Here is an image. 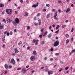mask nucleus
<instances>
[{"label":"nucleus","instance_id":"nucleus-1","mask_svg":"<svg viewBox=\"0 0 75 75\" xmlns=\"http://www.w3.org/2000/svg\"><path fill=\"white\" fill-rule=\"evenodd\" d=\"M59 41L57 40L54 43L53 46H54V47H57V46L59 45Z\"/></svg>","mask_w":75,"mask_h":75},{"label":"nucleus","instance_id":"nucleus-2","mask_svg":"<svg viewBox=\"0 0 75 75\" xmlns=\"http://www.w3.org/2000/svg\"><path fill=\"white\" fill-rule=\"evenodd\" d=\"M57 11H56L54 16V19L55 20H58V18L57 17Z\"/></svg>","mask_w":75,"mask_h":75},{"label":"nucleus","instance_id":"nucleus-3","mask_svg":"<svg viewBox=\"0 0 75 75\" xmlns=\"http://www.w3.org/2000/svg\"><path fill=\"white\" fill-rule=\"evenodd\" d=\"M6 11L8 14H11L12 13V10L11 9H7Z\"/></svg>","mask_w":75,"mask_h":75},{"label":"nucleus","instance_id":"nucleus-4","mask_svg":"<svg viewBox=\"0 0 75 75\" xmlns=\"http://www.w3.org/2000/svg\"><path fill=\"white\" fill-rule=\"evenodd\" d=\"M38 3L37 2L35 4H34L32 6V7L36 8L37 7H38Z\"/></svg>","mask_w":75,"mask_h":75},{"label":"nucleus","instance_id":"nucleus-5","mask_svg":"<svg viewBox=\"0 0 75 75\" xmlns=\"http://www.w3.org/2000/svg\"><path fill=\"white\" fill-rule=\"evenodd\" d=\"M11 62L12 64H13V65H15L16 64V62L15 61L14 59L13 58H12L11 59Z\"/></svg>","mask_w":75,"mask_h":75},{"label":"nucleus","instance_id":"nucleus-6","mask_svg":"<svg viewBox=\"0 0 75 75\" xmlns=\"http://www.w3.org/2000/svg\"><path fill=\"white\" fill-rule=\"evenodd\" d=\"M30 59L31 61H34L35 60V57L33 56H31L30 57Z\"/></svg>","mask_w":75,"mask_h":75},{"label":"nucleus","instance_id":"nucleus-7","mask_svg":"<svg viewBox=\"0 0 75 75\" xmlns=\"http://www.w3.org/2000/svg\"><path fill=\"white\" fill-rule=\"evenodd\" d=\"M15 22L16 24H18L20 22V19L18 18H16L15 20Z\"/></svg>","mask_w":75,"mask_h":75},{"label":"nucleus","instance_id":"nucleus-8","mask_svg":"<svg viewBox=\"0 0 75 75\" xmlns=\"http://www.w3.org/2000/svg\"><path fill=\"white\" fill-rule=\"evenodd\" d=\"M4 24L2 25L1 23H0V30L4 29Z\"/></svg>","mask_w":75,"mask_h":75},{"label":"nucleus","instance_id":"nucleus-9","mask_svg":"<svg viewBox=\"0 0 75 75\" xmlns=\"http://www.w3.org/2000/svg\"><path fill=\"white\" fill-rule=\"evenodd\" d=\"M7 22V23H10L11 22V19H8V18H7V20H6Z\"/></svg>","mask_w":75,"mask_h":75},{"label":"nucleus","instance_id":"nucleus-10","mask_svg":"<svg viewBox=\"0 0 75 75\" xmlns=\"http://www.w3.org/2000/svg\"><path fill=\"white\" fill-rule=\"evenodd\" d=\"M48 75H52V74H53V71H49L48 72Z\"/></svg>","mask_w":75,"mask_h":75},{"label":"nucleus","instance_id":"nucleus-11","mask_svg":"<svg viewBox=\"0 0 75 75\" xmlns=\"http://www.w3.org/2000/svg\"><path fill=\"white\" fill-rule=\"evenodd\" d=\"M4 67L6 68V69H8V65L7 64H5L4 65Z\"/></svg>","mask_w":75,"mask_h":75},{"label":"nucleus","instance_id":"nucleus-12","mask_svg":"<svg viewBox=\"0 0 75 75\" xmlns=\"http://www.w3.org/2000/svg\"><path fill=\"white\" fill-rule=\"evenodd\" d=\"M22 71H24V72H23L24 74H25L26 73V69H25V68H23L22 69Z\"/></svg>","mask_w":75,"mask_h":75},{"label":"nucleus","instance_id":"nucleus-13","mask_svg":"<svg viewBox=\"0 0 75 75\" xmlns=\"http://www.w3.org/2000/svg\"><path fill=\"white\" fill-rule=\"evenodd\" d=\"M70 10H71V9L69 8H68L67 10L66 11V13H67L68 12H69V11H70Z\"/></svg>","mask_w":75,"mask_h":75},{"label":"nucleus","instance_id":"nucleus-14","mask_svg":"<svg viewBox=\"0 0 75 75\" xmlns=\"http://www.w3.org/2000/svg\"><path fill=\"white\" fill-rule=\"evenodd\" d=\"M1 39H2V41H3V40H5V36L4 35L2 36V37Z\"/></svg>","mask_w":75,"mask_h":75},{"label":"nucleus","instance_id":"nucleus-15","mask_svg":"<svg viewBox=\"0 0 75 75\" xmlns=\"http://www.w3.org/2000/svg\"><path fill=\"white\" fill-rule=\"evenodd\" d=\"M4 4H2L1 3L0 4V7H4Z\"/></svg>","mask_w":75,"mask_h":75},{"label":"nucleus","instance_id":"nucleus-16","mask_svg":"<svg viewBox=\"0 0 75 75\" xmlns=\"http://www.w3.org/2000/svg\"><path fill=\"white\" fill-rule=\"evenodd\" d=\"M38 41H39V40L37 39L36 40V42L35 43V45H38Z\"/></svg>","mask_w":75,"mask_h":75},{"label":"nucleus","instance_id":"nucleus-17","mask_svg":"<svg viewBox=\"0 0 75 75\" xmlns=\"http://www.w3.org/2000/svg\"><path fill=\"white\" fill-rule=\"evenodd\" d=\"M38 21H39V25H41V20H38Z\"/></svg>","mask_w":75,"mask_h":75},{"label":"nucleus","instance_id":"nucleus-18","mask_svg":"<svg viewBox=\"0 0 75 75\" xmlns=\"http://www.w3.org/2000/svg\"><path fill=\"white\" fill-rule=\"evenodd\" d=\"M13 25L15 26V27H17V25L16 23L15 22L13 21Z\"/></svg>","mask_w":75,"mask_h":75},{"label":"nucleus","instance_id":"nucleus-19","mask_svg":"<svg viewBox=\"0 0 75 75\" xmlns=\"http://www.w3.org/2000/svg\"><path fill=\"white\" fill-rule=\"evenodd\" d=\"M52 36V34L51 33H50L49 35H48V38H50Z\"/></svg>","mask_w":75,"mask_h":75},{"label":"nucleus","instance_id":"nucleus-20","mask_svg":"<svg viewBox=\"0 0 75 75\" xmlns=\"http://www.w3.org/2000/svg\"><path fill=\"white\" fill-rule=\"evenodd\" d=\"M50 14H48L46 16V18H48L50 17Z\"/></svg>","mask_w":75,"mask_h":75},{"label":"nucleus","instance_id":"nucleus-21","mask_svg":"<svg viewBox=\"0 0 75 75\" xmlns=\"http://www.w3.org/2000/svg\"><path fill=\"white\" fill-rule=\"evenodd\" d=\"M69 42V39H67L66 40V44H68V43Z\"/></svg>","mask_w":75,"mask_h":75},{"label":"nucleus","instance_id":"nucleus-22","mask_svg":"<svg viewBox=\"0 0 75 75\" xmlns=\"http://www.w3.org/2000/svg\"><path fill=\"white\" fill-rule=\"evenodd\" d=\"M2 41L3 42H4V43H6V42H7V40L5 39V40H4Z\"/></svg>","mask_w":75,"mask_h":75},{"label":"nucleus","instance_id":"nucleus-23","mask_svg":"<svg viewBox=\"0 0 75 75\" xmlns=\"http://www.w3.org/2000/svg\"><path fill=\"white\" fill-rule=\"evenodd\" d=\"M65 36H66V37H67V38H69V35L68 34H66L65 35Z\"/></svg>","mask_w":75,"mask_h":75},{"label":"nucleus","instance_id":"nucleus-24","mask_svg":"<svg viewBox=\"0 0 75 75\" xmlns=\"http://www.w3.org/2000/svg\"><path fill=\"white\" fill-rule=\"evenodd\" d=\"M59 27H60V26H59V25H57L56 28V30H57V29H58V28H59Z\"/></svg>","mask_w":75,"mask_h":75},{"label":"nucleus","instance_id":"nucleus-25","mask_svg":"<svg viewBox=\"0 0 75 75\" xmlns=\"http://www.w3.org/2000/svg\"><path fill=\"white\" fill-rule=\"evenodd\" d=\"M41 16V13H39L37 14V17H39V16Z\"/></svg>","mask_w":75,"mask_h":75},{"label":"nucleus","instance_id":"nucleus-26","mask_svg":"<svg viewBox=\"0 0 75 75\" xmlns=\"http://www.w3.org/2000/svg\"><path fill=\"white\" fill-rule=\"evenodd\" d=\"M21 44H22V42L20 41L18 43V45H21Z\"/></svg>","mask_w":75,"mask_h":75},{"label":"nucleus","instance_id":"nucleus-27","mask_svg":"<svg viewBox=\"0 0 75 75\" xmlns=\"http://www.w3.org/2000/svg\"><path fill=\"white\" fill-rule=\"evenodd\" d=\"M59 53H56L55 54V55L56 56H59Z\"/></svg>","mask_w":75,"mask_h":75},{"label":"nucleus","instance_id":"nucleus-28","mask_svg":"<svg viewBox=\"0 0 75 75\" xmlns=\"http://www.w3.org/2000/svg\"><path fill=\"white\" fill-rule=\"evenodd\" d=\"M25 15L26 16H28V13L27 12H26L25 13Z\"/></svg>","mask_w":75,"mask_h":75},{"label":"nucleus","instance_id":"nucleus-29","mask_svg":"<svg viewBox=\"0 0 75 75\" xmlns=\"http://www.w3.org/2000/svg\"><path fill=\"white\" fill-rule=\"evenodd\" d=\"M36 53V51L34 50L33 51V54L34 55H35V53Z\"/></svg>","mask_w":75,"mask_h":75},{"label":"nucleus","instance_id":"nucleus-30","mask_svg":"<svg viewBox=\"0 0 75 75\" xmlns=\"http://www.w3.org/2000/svg\"><path fill=\"white\" fill-rule=\"evenodd\" d=\"M34 25L36 26H37V25H38V23H37L36 22L34 23Z\"/></svg>","mask_w":75,"mask_h":75},{"label":"nucleus","instance_id":"nucleus-31","mask_svg":"<svg viewBox=\"0 0 75 75\" xmlns=\"http://www.w3.org/2000/svg\"><path fill=\"white\" fill-rule=\"evenodd\" d=\"M18 52H19V51L18 50H15V52L16 54H17V53H18Z\"/></svg>","mask_w":75,"mask_h":75},{"label":"nucleus","instance_id":"nucleus-32","mask_svg":"<svg viewBox=\"0 0 75 75\" xmlns=\"http://www.w3.org/2000/svg\"><path fill=\"white\" fill-rule=\"evenodd\" d=\"M66 26H67L66 25H63L62 26V28H64L65 27H66Z\"/></svg>","mask_w":75,"mask_h":75},{"label":"nucleus","instance_id":"nucleus-33","mask_svg":"<svg viewBox=\"0 0 75 75\" xmlns=\"http://www.w3.org/2000/svg\"><path fill=\"white\" fill-rule=\"evenodd\" d=\"M9 34L11 35H13V31H11Z\"/></svg>","mask_w":75,"mask_h":75},{"label":"nucleus","instance_id":"nucleus-34","mask_svg":"<svg viewBox=\"0 0 75 75\" xmlns=\"http://www.w3.org/2000/svg\"><path fill=\"white\" fill-rule=\"evenodd\" d=\"M36 18H37V17H36V16L35 17L33 18L34 20L35 21L36 20H37Z\"/></svg>","mask_w":75,"mask_h":75},{"label":"nucleus","instance_id":"nucleus-35","mask_svg":"<svg viewBox=\"0 0 75 75\" xmlns=\"http://www.w3.org/2000/svg\"><path fill=\"white\" fill-rule=\"evenodd\" d=\"M43 31H44V28H42V29L40 31L41 33H42V32H43Z\"/></svg>","mask_w":75,"mask_h":75},{"label":"nucleus","instance_id":"nucleus-36","mask_svg":"<svg viewBox=\"0 0 75 75\" xmlns=\"http://www.w3.org/2000/svg\"><path fill=\"white\" fill-rule=\"evenodd\" d=\"M58 12H59V13H61V10L60 9H59L58 10Z\"/></svg>","mask_w":75,"mask_h":75},{"label":"nucleus","instance_id":"nucleus-37","mask_svg":"<svg viewBox=\"0 0 75 75\" xmlns=\"http://www.w3.org/2000/svg\"><path fill=\"white\" fill-rule=\"evenodd\" d=\"M46 7H50V5L48 4H46Z\"/></svg>","mask_w":75,"mask_h":75},{"label":"nucleus","instance_id":"nucleus-38","mask_svg":"<svg viewBox=\"0 0 75 75\" xmlns=\"http://www.w3.org/2000/svg\"><path fill=\"white\" fill-rule=\"evenodd\" d=\"M6 35H7V36H8L9 35H10V33L8 32L6 33Z\"/></svg>","mask_w":75,"mask_h":75},{"label":"nucleus","instance_id":"nucleus-39","mask_svg":"<svg viewBox=\"0 0 75 75\" xmlns=\"http://www.w3.org/2000/svg\"><path fill=\"white\" fill-rule=\"evenodd\" d=\"M39 37H40L41 38L42 37V35H41L39 36Z\"/></svg>","mask_w":75,"mask_h":75},{"label":"nucleus","instance_id":"nucleus-40","mask_svg":"<svg viewBox=\"0 0 75 75\" xmlns=\"http://www.w3.org/2000/svg\"><path fill=\"white\" fill-rule=\"evenodd\" d=\"M20 2L21 3H23V0H20Z\"/></svg>","mask_w":75,"mask_h":75},{"label":"nucleus","instance_id":"nucleus-41","mask_svg":"<svg viewBox=\"0 0 75 75\" xmlns=\"http://www.w3.org/2000/svg\"><path fill=\"white\" fill-rule=\"evenodd\" d=\"M74 28H72L71 30V33H72L73 32V31H74Z\"/></svg>","mask_w":75,"mask_h":75},{"label":"nucleus","instance_id":"nucleus-42","mask_svg":"<svg viewBox=\"0 0 75 75\" xmlns=\"http://www.w3.org/2000/svg\"><path fill=\"white\" fill-rule=\"evenodd\" d=\"M8 67L9 68H12V66L11 65H9Z\"/></svg>","mask_w":75,"mask_h":75},{"label":"nucleus","instance_id":"nucleus-43","mask_svg":"<svg viewBox=\"0 0 75 75\" xmlns=\"http://www.w3.org/2000/svg\"><path fill=\"white\" fill-rule=\"evenodd\" d=\"M52 12H54L55 11V9H53L52 10Z\"/></svg>","mask_w":75,"mask_h":75},{"label":"nucleus","instance_id":"nucleus-44","mask_svg":"<svg viewBox=\"0 0 75 75\" xmlns=\"http://www.w3.org/2000/svg\"><path fill=\"white\" fill-rule=\"evenodd\" d=\"M68 69V67H66L65 68V70H67Z\"/></svg>","mask_w":75,"mask_h":75},{"label":"nucleus","instance_id":"nucleus-45","mask_svg":"<svg viewBox=\"0 0 75 75\" xmlns=\"http://www.w3.org/2000/svg\"><path fill=\"white\" fill-rule=\"evenodd\" d=\"M59 32V30H57V31H56L55 32V33H58V32Z\"/></svg>","mask_w":75,"mask_h":75},{"label":"nucleus","instance_id":"nucleus-46","mask_svg":"<svg viewBox=\"0 0 75 75\" xmlns=\"http://www.w3.org/2000/svg\"><path fill=\"white\" fill-rule=\"evenodd\" d=\"M47 33H48V32H47V31H46V32H45V34L46 35L47 34Z\"/></svg>","mask_w":75,"mask_h":75},{"label":"nucleus","instance_id":"nucleus-47","mask_svg":"<svg viewBox=\"0 0 75 75\" xmlns=\"http://www.w3.org/2000/svg\"><path fill=\"white\" fill-rule=\"evenodd\" d=\"M45 72L47 71H48V69H45Z\"/></svg>","mask_w":75,"mask_h":75},{"label":"nucleus","instance_id":"nucleus-48","mask_svg":"<svg viewBox=\"0 0 75 75\" xmlns=\"http://www.w3.org/2000/svg\"><path fill=\"white\" fill-rule=\"evenodd\" d=\"M12 55H13V56H15L16 55V53H12Z\"/></svg>","mask_w":75,"mask_h":75},{"label":"nucleus","instance_id":"nucleus-49","mask_svg":"<svg viewBox=\"0 0 75 75\" xmlns=\"http://www.w3.org/2000/svg\"><path fill=\"white\" fill-rule=\"evenodd\" d=\"M3 22H6V20L5 19H4L2 20Z\"/></svg>","mask_w":75,"mask_h":75},{"label":"nucleus","instance_id":"nucleus-50","mask_svg":"<svg viewBox=\"0 0 75 75\" xmlns=\"http://www.w3.org/2000/svg\"><path fill=\"white\" fill-rule=\"evenodd\" d=\"M5 44H3L2 46V47H3L4 48H5Z\"/></svg>","mask_w":75,"mask_h":75},{"label":"nucleus","instance_id":"nucleus-51","mask_svg":"<svg viewBox=\"0 0 75 75\" xmlns=\"http://www.w3.org/2000/svg\"><path fill=\"white\" fill-rule=\"evenodd\" d=\"M50 51H54V49H53V48H51L50 49Z\"/></svg>","mask_w":75,"mask_h":75},{"label":"nucleus","instance_id":"nucleus-52","mask_svg":"<svg viewBox=\"0 0 75 75\" xmlns=\"http://www.w3.org/2000/svg\"><path fill=\"white\" fill-rule=\"evenodd\" d=\"M34 72H35V70H33L31 72L32 74H33V73H34Z\"/></svg>","mask_w":75,"mask_h":75},{"label":"nucleus","instance_id":"nucleus-53","mask_svg":"<svg viewBox=\"0 0 75 75\" xmlns=\"http://www.w3.org/2000/svg\"><path fill=\"white\" fill-rule=\"evenodd\" d=\"M72 52H75V49L73 50H72Z\"/></svg>","mask_w":75,"mask_h":75},{"label":"nucleus","instance_id":"nucleus-54","mask_svg":"<svg viewBox=\"0 0 75 75\" xmlns=\"http://www.w3.org/2000/svg\"><path fill=\"white\" fill-rule=\"evenodd\" d=\"M21 69V67L18 68L17 69V70H20Z\"/></svg>","mask_w":75,"mask_h":75},{"label":"nucleus","instance_id":"nucleus-55","mask_svg":"<svg viewBox=\"0 0 75 75\" xmlns=\"http://www.w3.org/2000/svg\"><path fill=\"white\" fill-rule=\"evenodd\" d=\"M14 31L15 33H16V32H17V30H16V29H15L14 30Z\"/></svg>","mask_w":75,"mask_h":75},{"label":"nucleus","instance_id":"nucleus-56","mask_svg":"<svg viewBox=\"0 0 75 75\" xmlns=\"http://www.w3.org/2000/svg\"><path fill=\"white\" fill-rule=\"evenodd\" d=\"M58 3H61V1L58 0Z\"/></svg>","mask_w":75,"mask_h":75},{"label":"nucleus","instance_id":"nucleus-57","mask_svg":"<svg viewBox=\"0 0 75 75\" xmlns=\"http://www.w3.org/2000/svg\"><path fill=\"white\" fill-rule=\"evenodd\" d=\"M50 60L51 61H53V58H52L50 59Z\"/></svg>","mask_w":75,"mask_h":75},{"label":"nucleus","instance_id":"nucleus-58","mask_svg":"<svg viewBox=\"0 0 75 75\" xmlns=\"http://www.w3.org/2000/svg\"><path fill=\"white\" fill-rule=\"evenodd\" d=\"M27 30H29V29L30 28L29 26H27Z\"/></svg>","mask_w":75,"mask_h":75},{"label":"nucleus","instance_id":"nucleus-59","mask_svg":"<svg viewBox=\"0 0 75 75\" xmlns=\"http://www.w3.org/2000/svg\"><path fill=\"white\" fill-rule=\"evenodd\" d=\"M7 31H5L4 32V34H6V33L7 34Z\"/></svg>","mask_w":75,"mask_h":75},{"label":"nucleus","instance_id":"nucleus-60","mask_svg":"<svg viewBox=\"0 0 75 75\" xmlns=\"http://www.w3.org/2000/svg\"><path fill=\"white\" fill-rule=\"evenodd\" d=\"M30 67L29 65H28L26 67V68H29V67Z\"/></svg>","mask_w":75,"mask_h":75},{"label":"nucleus","instance_id":"nucleus-61","mask_svg":"<svg viewBox=\"0 0 75 75\" xmlns=\"http://www.w3.org/2000/svg\"><path fill=\"white\" fill-rule=\"evenodd\" d=\"M15 13L16 14H18V12H17V11H16L15 12Z\"/></svg>","mask_w":75,"mask_h":75},{"label":"nucleus","instance_id":"nucleus-62","mask_svg":"<svg viewBox=\"0 0 75 75\" xmlns=\"http://www.w3.org/2000/svg\"><path fill=\"white\" fill-rule=\"evenodd\" d=\"M69 21L68 20H67L66 21H65V22L66 23H68V22Z\"/></svg>","mask_w":75,"mask_h":75},{"label":"nucleus","instance_id":"nucleus-63","mask_svg":"<svg viewBox=\"0 0 75 75\" xmlns=\"http://www.w3.org/2000/svg\"><path fill=\"white\" fill-rule=\"evenodd\" d=\"M2 14L3 15L4 14V11L2 12Z\"/></svg>","mask_w":75,"mask_h":75},{"label":"nucleus","instance_id":"nucleus-64","mask_svg":"<svg viewBox=\"0 0 75 75\" xmlns=\"http://www.w3.org/2000/svg\"><path fill=\"white\" fill-rule=\"evenodd\" d=\"M60 63L61 64H63V62L62 61H60Z\"/></svg>","mask_w":75,"mask_h":75}]
</instances>
